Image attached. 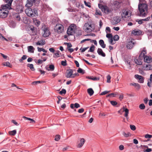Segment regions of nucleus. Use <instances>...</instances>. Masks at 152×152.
Segmentation results:
<instances>
[{"label": "nucleus", "mask_w": 152, "mask_h": 152, "mask_svg": "<svg viewBox=\"0 0 152 152\" xmlns=\"http://www.w3.org/2000/svg\"><path fill=\"white\" fill-rule=\"evenodd\" d=\"M138 9L140 12V16L145 17L147 15L148 12V6L145 3V1H143L142 3L140 0V3L138 4Z\"/></svg>", "instance_id": "obj_1"}, {"label": "nucleus", "mask_w": 152, "mask_h": 152, "mask_svg": "<svg viewBox=\"0 0 152 152\" xmlns=\"http://www.w3.org/2000/svg\"><path fill=\"white\" fill-rule=\"evenodd\" d=\"M131 13L130 11L127 9H123L121 14L122 18L125 21L129 20L131 19Z\"/></svg>", "instance_id": "obj_2"}, {"label": "nucleus", "mask_w": 152, "mask_h": 152, "mask_svg": "<svg viewBox=\"0 0 152 152\" xmlns=\"http://www.w3.org/2000/svg\"><path fill=\"white\" fill-rule=\"evenodd\" d=\"M26 14L29 17H34L37 15V11L36 8L32 10L30 8H27L25 10Z\"/></svg>", "instance_id": "obj_3"}, {"label": "nucleus", "mask_w": 152, "mask_h": 152, "mask_svg": "<svg viewBox=\"0 0 152 152\" xmlns=\"http://www.w3.org/2000/svg\"><path fill=\"white\" fill-rule=\"evenodd\" d=\"M77 26L74 24H72L69 27L67 31V34L69 35H73L76 31Z\"/></svg>", "instance_id": "obj_4"}, {"label": "nucleus", "mask_w": 152, "mask_h": 152, "mask_svg": "<svg viewBox=\"0 0 152 152\" xmlns=\"http://www.w3.org/2000/svg\"><path fill=\"white\" fill-rule=\"evenodd\" d=\"M13 0H5V1L7 4L2 5L1 7V9L3 10L6 11H7L8 10L11 9L12 8L11 6Z\"/></svg>", "instance_id": "obj_5"}, {"label": "nucleus", "mask_w": 152, "mask_h": 152, "mask_svg": "<svg viewBox=\"0 0 152 152\" xmlns=\"http://www.w3.org/2000/svg\"><path fill=\"white\" fill-rule=\"evenodd\" d=\"M42 34L43 37H46L50 35V32L48 28L46 26H43L41 28Z\"/></svg>", "instance_id": "obj_6"}, {"label": "nucleus", "mask_w": 152, "mask_h": 152, "mask_svg": "<svg viewBox=\"0 0 152 152\" xmlns=\"http://www.w3.org/2000/svg\"><path fill=\"white\" fill-rule=\"evenodd\" d=\"M94 28L91 24L86 23L83 26V29L87 33H90L94 30Z\"/></svg>", "instance_id": "obj_7"}, {"label": "nucleus", "mask_w": 152, "mask_h": 152, "mask_svg": "<svg viewBox=\"0 0 152 152\" xmlns=\"http://www.w3.org/2000/svg\"><path fill=\"white\" fill-rule=\"evenodd\" d=\"M98 5L99 8L105 14H108L110 12L111 10L107 6L103 5L100 4H99Z\"/></svg>", "instance_id": "obj_8"}, {"label": "nucleus", "mask_w": 152, "mask_h": 152, "mask_svg": "<svg viewBox=\"0 0 152 152\" xmlns=\"http://www.w3.org/2000/svg\"><path fill=\"white\" fill-rule=\"evenodd\" d=\"M64 27L61 24H57L56 25L55 30L58 33H60L63 31Z\"/></svg>", "instance_id": "obj_9"}, {"label": "nucleus", "mask_w": 152, "mask_h": 152, "mask_svg": "<svg viewBox=\"0 0 152 152\" xmlns=\"http://www.w3.org/2000/svg\"><path fill=\"white\" fill-rule=\"evenodd\" d=\"M73 71L71 69L67 71L66 76L67 78H74L75 77V75L73 74Z\"/></svg>", "instance_id": "obj_10"}, {"label": "nucleus", "mask_w": 152, "mask_h": 152, "mask_svg": "<svg viewBox=\"0 0 152 152\" xmlns=\"http://www.w3.org/2000/svg\"><path fill=\"white\" fill-rule=\"evenodd\" d=\"M8 11H6L0 9V17L2 18H6L8 15Z\"/></svg>", "instance_id": "obj_11"}, {"label": "nucleus", "mask_w": 152, "mask_h": 152, "mask_svg": "<svg viewBox=\"0 0 152 152\" xmlns=\"http://www.w3.org/2000/svg\"><path fill=\"white\" fill-rule=\"evenodd\" d=\"M121 21V18L119 16H116L114 17L112 20V23L113 25L117 24L120 22Z\"/></svg>", "instance_id": "obj_12"}, {"label": "nucleus", "mask_w": 152, "mask_h": 152, "mask_svg": "<svg viewBox=\"0 0 152 152\" xmlns=\"http://www.w3.org/2000/svg\"><path fill=\"white\" fill-rule=\"evenodd\" d=\"M135 78L138 80V82L140 83H143L144 81V77L141 75H136L134 76Z\"/></svg>", "instance_id": "obj_13"}, {"label": "nucleus", "mask_w": 152, "mask_h": 152, "mask_svg": "<svg viewBox=\"0 0 152 152\" xmlns=\"http://www.w3.org/2000/svg\"><path fill=\"white\" fill-rule=\"evenodd\" d=\"M146 54V49L145 48H143L142 50H141V52L139 56V58L143 59L144 58L145 56V55Z\"/></svg>", "instance_id": "obj_14"}, {"label": "nucleus", "mask_w": 152, "mask_h": 152, "mask_svg": "<svg viewBox=\"0 0 152 152\" xmlns=\"http://www.w3.org/2000/svg\"><path fill=\"white\" fill-rule=\"evenodd\" d=\"M135 43L133 41L131 40L126 45V48L129 49H132Z\"/></svg>", "instance_id": "obj_15"}, {"label": "nucleus", "mask_w": 152, "mask_h": 152, "mask_svg": "<svg viewBox=\"0 0 152 152\" xmlns=\"http://www.w3.org/2000/svg\"><path fill=\"white\" fill-rule=\"evenodd\" d=\"M35 0H27V3L25 6L27 8H30L32 5L34 3H35Z\"/></svg>", "instance_id": "obj_16"}, {"label": "nucleus", "mask_w": 152, "mask_h": 152, "mask_svg": "<svg viewBox=\"0 0 152 152\" xmlns=\"http://www.w3.org/2000/svg\"><path fill=\"white\" fill-rule=\"evenodd\" d=\"M134 61L137 65H141L142 64L143 59L139 58H138L135 59Z\"/></svg>", "instance_id": "obj_17"}, {"label": "nucleus", "mask_w": 152, "mask_h": 152, "mask_svg": "<svg viewBox=\"0 0 152 152\" xmlns=\"http://www.w3.org/2000/svg\"><path fill=\"white\" fill-rule=\"evenodd\" d=\"M122 109H123L122 112H125V114H124L125 117L127 119H128V114L129 113V110L128 109L125 108L124 107L122 108Z\"/></svg>", "instance_id": "obj_18"}, {"label": "nucleus", "mask_w": 152, "mask_h": 152, "mask_svg": "<svg viewBox=\"0 0 152 152\" xmlns=\"http://www.w3.org/2000/svg\"><path fill=\"white\" fill-rule=\"evenodd\" d=\"M143 69L145 70H152V65L149 64L146 65L143 67Z\"/></svg>", "instance_id": "obj_19"}, {"label": "nucleus", "mask_w": 152, "mask_h": 152, "mask_svg": "<svg viewBox=\"0 0 152 152\" xmlns=\"http://www.w3.org/2000/svg\"><path fill=\"white\" fill-rule=\"evenodd\" d=\"M97 52L99 55H101L103 57H105V53L103 52L102 50L101 49L98 48V49Z\"/></svg>", "instance_id": "obj_20"}, {"label": "nucleus", "mask_w": 152, "mask_h": 152, "mask_svg": "<svg viewBox=\"0 0 152 152\" xmlns=\"http://www.w3.org/2000/svg\"><path fill=\"white\" fill-rule=\"evenodd\" d=\"M85 142V140L84 139H81L80 142L78 144L77 147L78 148H81L83 146Z\"/></svg>", "instance_id": "obj_21"}, {"label": "nucleus", "mask_w": 152, "mask_h": 152, "mask_svg": "<svg viewBox=\"0 0 152 152\" xmlns=\"http://www.w3.org/2000/svg\"><path fill=\"white\" fill-rule=\"evenodd\" d=\"M145 62L150 63L151 61V57L148 56H145L144 58Z\"/></svg>", "instance_id": "obj_22"}, {"label": "nucleus", "mask_w": 152, "mask_h": 152, "mask_svg": "<svg viewBox=\"0 0 152 152\" xmlns=\"http://www.w3.org/2000/svg\"><path fill=\"white\" fill-rule=\"evenodd\" d=\"M45 42L44 40H41L40 41H38L36 43V44L37 45H43L45 44Z\"/></svg>", "instance_id": "obj_23"}, {"label": "nucleus", "mask_w": 152, "mask_h": 152, "mask_svg": "<svg viewBox=\"0 0 152 152\" xmlns=\"http://www.w3.org/2000/svg\"><path fill=\"white\" fill-rule=\"evenodd\" d=\"M34 23L37 26H38L40 24V22L36 18H34L33 19Z\"/></svg>", "instance_id": "obj_24"}, {"label": "nucleus", "mask_w": 152, "mask_h": 152, "mask_svg": "<svg viewBox=\"0 0 152 152\" xmlns=\"http://www.w3.org/2000/svg\"><path fill=\"white\" fill-rule=\"evenodd\" d=\"M132 34L134 35H139L141 34V31L140 30H134L132 31Z\"/></svg>", "instance_id": "obj_25"}, {"label": "nucleus", "mask_w": 152, "mask_h": 152, "mask_svg": "<svg viewBox=\"0 0 152 152\" xmlns=\"http://www.w3.org/2000/svg\"><path fill=\"white\" fill-rule=\"evenodd\" d=\"M99 43L102 48H104L105 47L106 45L104 44V42L103 40H100L99 41Z\"/></svg>", "instance_id": "obj_26"}, {"label": "nucleus", "mask_w": 152, "mask_h": 152, "mask_svg": "<svg viewBox=\"0 0 152 152\" xmlns=\"http://www.w3.org/2000/svg\"><path fill=\"white\" fill-rule=\"evenodd\" d=\"M87 92L90 96H92L94 93V91L91 88L88 89H87Z\"/></svg>", "instance_id": "obj_27"}, {"label": "nucleus", "mask_w": 152, "mask_h": 152, "mask_svg": "<svg viewBox=\"0 0 152 152\" xmlns=\"http://www.w3.org/2000/svg\"><path fill=\"white\" fill-rule=\"evenodd\" d=\"M87 78L89 79H91L93 80H99V77H87Z\"/></svg>", "instance_id": "obj_28"}, {"label": "nucleus", "mask_w": 152, "mask_h": 152, "mask_svg": "<svg viewBox=\"0 0 152 152\" xmlns=\"http://www.w3.org/2000/svg\"><path fill=\"white\" fill-rule=\"evenodd\" d=\"M28 50L29 52L33 53L34 48V47L31 46H29L28 47Z\"/></svg>", "instance_id": "obj_29"}, {"label": "nucleus", "mask_w": 152, "mask_h": 152, "mask_svg": "<svg viewBox=\"0 0 152 152\" xmlns=\"http://www.w3.org/2000/svg\"><path fill=\"white\" fill-rule=\"evenodd\" d=\"M130 85L134 86L137 88L138 89H139L140 88V86L137 83H132L130 84Z\"/></svg>", "instance_id": "obj_30"}, {"label": "nucleus", "mask_w": 152, "mask_h": 152, "mask_svg": "<svg viewBox=\"0 0 152 152\" xmlns=\"http://www.w3.org/2000/svg\"><path fill=\"white\" fill-rule=\"evenodd\" d=\"M16 130H14L13 131H9V134L11 135L14 136L16 134Z\"/></svg>", "instance_id": "obj_31"}, {"label": "nucleus", "mask_w": 152, "mask_h": 152, "mask_svg": "<svg viewBox=\"0 0 152 152\" xmlns=\"http://www.w3.org/2000/svg\"><path fill=\"white\" fill-rule=\"evenodd\" d=\"M122 134L124 137H128L131 136V134L129 132H128L127 133H126L125 132H123L122 133Z\"/></svg>", "instance_id": "obj_32"}, {"label": "nucleus", "mask_w": 152, "mask_h": 152, "mask_svg": "<svg viewBox=\"0 0 152 152\" xmlns=\"http://www.w3.org/2000/svg\"><path fill=\"white\" fill-rule=\"evenodd\" d=\"M27 66L29 67L30 69L32 71H34L35 70L34 65L32 64H28L27 65Z\"/></svg>", "instance_id": "obj_33"}, {"label": "nucleus", "mask_w": 152, "mask_h": 152, "mask_svg": "<svg viewBox=\"0 0 152 152\" xmlns=\"http://www.w3.org/2000/svg\"><path fill=\"white\" fill-rule=\"evenodd\" d=\"M23 118H24V119H26V120H27L28 121H30L32 123H34L35 122V121L34 120H33V119H31V118H27V117H26L25 116L23 117Z\"/></svg>", "instance_id": "obj_34"}, {"label": "nucleus", "mask_w": 152, "mask_h": 152, "mask_svg": "<svg viewBox=\"0 0 152 152\" xmlns=\"http://www.w3.org/2000/svg\"><path fill=\"white\" fill-rule=\"evenodd\" d=\"M37 49H38V51L39 52H41V51H43V52L44 53H46L47 51L44 49L43 48H40L39 47H37Z\"/></svg>", "instance_id": "obj_35"}, {"label": "nucleus", "mask_w": 152, "mask_h": 152, "mask_svg": "<svg viewBox=\"0 0 152 152\" xmlns=\"http://www.w3.org/2000/svg\"><path fill=\"white\" fill-rule=\"evenodd\" d=\"M10 63L9 62L7 61L3 63V65L4 66H6L10 67H11Z\"/></svg>", "instance_id": "obj_36"}, {"label": "nucleus", "mask_w": 152, "mask_h": 152, "mask_svg": "<svg viewBox=\"0 0 152 152\" xmlns=\"http://www.w3.org/2000/svg\"><path fill=\"white\" fill-rule=\"evenodd\" d=\"M77 72L79 73H81L82 74H83L85 73V71L84 70L80 68H79L77 70Z\"/></svg>", "instance_id": "obj_37"}, {"label": "nucleus", "mask_w": 152, "mask_h": 152, "mask_svg": "<svg viewBox=\"0 0 152 152\" xmlns=\"http://www.w3.org/2000/svg\"><path fill=\"white\" fill-rule=\"evenodd\" d=\"M114 5L115 6H116L117 8L119 7H120V3L118 1H115L114 3Z\"/></svg>", "instance_id": "obj_38"}, {"label": "nucleus", "mask_w": 152, "mask_h": 152, "mask_svg": "<svg viewBox=\"0 0 152 152\" xmlns=\"http://www.w3.org/2000/svg\"><path fill=\"white\" fill-rule=\"evenodd\" d=\"M95 48V47L93 45H92L91 47L89 50L88 51L89 52H93Z\"/></svg>", "instance_id": "obj_39"}, {"label": "nucleus", "mask_w": 152, "mask_h": 152, "mask_svg": "<svg viewBox=\"0 0 152 152\" xmlns=\"http://www.w3.org/2000/svg\"><path fill=\"white\" fill-rule=\"evenodd\" d=\"M139 108L141 110H143L145 108V106L143 104H141L139 105Z\"/></svg>", "instance_id": "obj_40"}, {"label": "nucleus", "mask_w": 152, "mask_h": 152, "mask_svg": "<svg viewBox=\"0 0 152 152\" xmlns=\"http://www.w3.org/2000/svg\"><path fill=\"white\" fill-rule=\"evenodd\" d=\"M113 39L115 41H118L119 39V37L118 35H116L113 37Z\"/></svg>", "instance_id": "obj_41"}, {"label": "nucleus", "mask_w": 152, "mask_h": 152, "mask_svg": "<svg viewBox=\"0 0 152 152\" xmlns=\"http://www.w3.org/2000/svg\"><path fill=\"white\" fill-rule=\"evenodd\" d=\"M66 91L65 89H62L61 91H60L59 94H65L66 93Z\"/></svg>", "instance_id": "obj_42"}, {"label": "nucleus", "mask_w": 152, "mask_h": 152, "mask_svg": "<svg viewBox=\"0 0 152 152\" xmlns=\"http://www.w3.org/2000/svg\"><path fill=\"white\" fill-rule=\"evenodd\" d=\"M57 52V53H55V55L53 56L54 58L58 57L59 56V53L60 52L59 51H58Z\"/></svg>", "instance_id": "obj_43"}, {"label": "nucleus", "mask_w": 152, "mask_h": 152, "mask_svg": "<svg viewBox=\"0 0 152 152\" xmlns=\"http://www.w3.org/2000/svg\"><path fill=\"white\" fill-rule=\"evenodd\" d=\"M88 48V47H87L86 48H83V49L82 48H81L80 50H81V52L82 53H83L86 50H87Z\"/></svg>", "instance_id": "obj_44"}, {"label": "nucleus", "mask_w": 152, "mask_h": 152, "mask_svg": "<svg viewBox=\"0 0 152 152\" xmlns=\"http://www.w3.org/2000/svg\"><path fill=\"white\" fill-rule=\"evenodd\" d=\"M15 23L14 22H12L11 23L10 25V27L14 28L15 27Z\"/></svg>", "instance_id": "obj_45"}, {"label": "nucleus", "mask_w": 152, "mask_h": 152, "mask_svg": "<svg viewBox=\"0 0 152 152\" xmlns=\"http://www.w3.org/2000/svg\"><path fill=\"white\" fill-rule=\"evenodd\" d=\"M110 102L113 106H115L117 104V103L116 101H110Z\"/></svg>", "instance_id": "obj_46"}, {"label": "nucleus", "mask_w": 152, "mask_h": 152, "mask_svg": "<svg viewBox=\"0 0 152 152\" xmlns=\"http://www.w3.org/2000/svg\"><path fill=\"white\" fill-rule=\"evenodd\" d=\"M107 82L108 83H110V79H111V77L109 75H108L107 77Z\"/></svg>", "instance_id": "obj_47"}, {"label": "nucleus", "mask_w": 152, "mask_h": 152, "mask_svg": "<svg viewBox=\"0 0 152 152\" xmlns=\"http://www.w3.org/2000/svg\"><path fill=\"white\" fill-rule=\"evenodd\" d=\"M130 126L131 130L134 131L136 129V128L135 126L134 125H130Z\"/></svg>", "instance_id": "obj_48"}, {"label": "nucleus", "mask_w": 152, "mask_h": 152, "mask_svg": "<svg viewBox=\"0 0 152 152\" xmlns=\"http://www.w3.org/2000/svg\"><path fill=\"white\" fill-rule=\"evenodd\" d=\"M113 38L112 37L110 38L109 39V42L110 43V44H112V45L114 44L115 43V42H113Z\"/></svg>", "instance_id": "obj_49"}, {"label": "nucleus", "mask_w": 152, "mask_h": 152, "mask_svg": "<svg viewBox=\"0 0 152 152\" xmlns=\"http://www.w3.org/2000/svg\"><path fill=\"white\" fill-rule=\"evenodd\" d=\"M61 64L64 66H66L67 65L66 61H61Z\"/></svg>", "instance_id": "obj_50"}, {"label": "nucleus", "mask_w": 152, "mask_h": 152, "mask_svg": "<svg viewBox=\"0 0 152 152\" xmlns=\"http://www.w3.org/2000/svg\"><path fill=\"white\" fill-rule=\"evenodd\" d=\"M49 68L52 71H53L54 69V66L53 65H49Z\"/></svg>", "instance_id": "obj_51"}, {"label": "nucleus", "mask_w": 152, "mask_h": 152, "mask_svg": "<svg viewBox=\"0 0 152 152\" xmlns=\"http://www.w3.org/2000/svg\"><path fill=\"white\" fill-rule=\"evenodd\" d=\"M60 136L59 135H57L56 136L55 140L56 141H58L60 139Z\"/></svg>", "instance_id": "obj_52"}, {"label": "nucleus", "mask_w": 152, "mask_h": 152, "mask_svg": "<svg viewBox=\"0 0 152 152\" xmlns=\"http://www.w3.org/2000/svg\"><path fill=\"white\" fill-rule=\"evenodd\" d=\"M150 17H148L146 18L142 19L143 22L144 21H149L150 19Z\"/></svg>", "instance_id": "obj_53"}, {"label": "nucleus", "mask_w": 152, "mask_h": 152, "mask_svg": "<svg viewBox=\"0 0 152 152\" xmlns=\"http://www.w3.org/2000/svg\"><path fill=\"white\" fill-rule=\"evenodd\" d=\"M110 92V91H104L102 92L100 94L101 95H105L107 93H108Z\"/></svg>", "instance_id": "obj_54"}, {"label": "nucleus", "mask_w": 152, "mask_h": 152, "mask_svg": "<svg viewBox=\"0 0 152 152\" xmlns=\"http://www.w3.org/2000/svg\"><path fill=\"white\" fill-rule=\"evenodd\" d=\"M41 83V82L40 81H34L32 83V85H36L38 83Z\"/></svg>", "instance_id": "obj_55"}, {"label": "nucleus", "mask_w": 152, "mask_h": 152, "mask_svg": "<svg viewBox=\"0 0 152 152\" xmlns=\"http://www.w3.org/2000/svg\"><path fill=\"white\" fill-rule=\"evenodd\" d=\"M152 137V136L151 135H150L149 134H146L145 135V137L146 138H151Z\"/></svg>", "instance_id": "obj_56"}, {"label": "nucleus", "mask_w": 152, "mask_h": 152, "mask_svg": "<svg viewBox=\"0 0 152 152\" xmlns=\"http://www.w3.org/2000/svg\"><path fill=\"white\" fill-rule=\"evenodd\" d=\"M80 107V104L77 103H76L74 104V107L76 108H78Z\"/></svg>", "instance_id": "obj_57"}, {"label": "nucleus", "mask_w": 152, "mask_h": 152, "mask_svg": "<svg viewBox=\"0 0 152 152\" xmlns=\"http://www.w3.org/2000/svg\"><path fill=\"white\" fill-rule=\"evenodd\" d=\"M106 37L109 39L112 38V36L111 34H107Z\"/></svg>", "instance_id": "obj_58"}, {"label": "nucleus", "mask_w": 152, "mask_h": 152, "mask_svg": "<svg viewBox=\"0 0 152 152\" xmlns=\"http://www.w3.org/2000/svg\"><path fill=\"white\" fill-rule=\"evenodd\" d=\"M136 21L137 22L138 24H142L143 23V21H142V19L139 20H136Z\"/></svg>", "instance_id": "obj_59"}, {"label": "nucleus", "mask_w": 152, "mask_h": 152, "mask_svg": "<svg viewBox=\"0 0 152 152\" xmlns=\"http://www.w3.org/2000/svg\"><path fill=\"white\" fill-rule=\"evenodd\" d=\"M66 44L67 45V47L68 49V48H71L72 47V45L70 43H66Z\"/></svg>", "instance_id": "obj_60"}, {"label": "nucleus", "mask_w": 152, "mask_h": 152, "mask_svg": "<svg viewBox=\"0 0 152 152\" xmlns=\"http://www.w3.org/2000/svg\"><path fill=\"white\" fill-rule=\"evenodd\" d=\"M91 41V42H93L94 45H97V43L96 41L95 40H90Z\"/></svg>", "instance_id": "obj_61"}, {"label": "nucleus", "mask_w": 152, "mask_h": 152, "mask_svg": "<svg viewBox=\"0 0 152 152\" xmlns=\"http://www.w3.org/2000/svg\"><path fill=\"white\" fill-rule=\"evenodd\" d=\"M119 149L120 150H122L124 149V147L123 145H121L119 146Z\"/></svg>", "instance_id": "obj_62"}, {"label": "nucleus", "mask_w": 152, "mask_h": 152, "mask_svg": "<svg viewBox=\"0 0 152 152\" xmlns=\"http://www.w3.org/2000/svg\"><path fill=\"white\" fill-rule=\"evenodd\" d=\"M90 40H91V39H84L80 42V43H83L84 42H85L86 41H89Z\"/></svg>", "instance_id": "obj_63"}, {"label": "nucleus", "mask_w": 152, "mask_h": 152, "mask_svg": "<svg viewBox=\"0 0 152 152\" xmlns=\"http://www.w3.org/2000/svg\"><path fill=\"white\" fill-rule=\"evenodd\" d=\"M152 151V150L150 148H148L146 150H145V151H144L145 152H150Z\"/></svg>", "instance_id": "obj_64"}]
</instances>
